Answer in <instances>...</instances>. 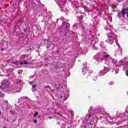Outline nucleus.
<instances>
[{
  "label": "nucleus",
  "instance_id": "obj_41",
  "mask_svg": "<svg viewBox=\"0 0 128 128\" xmlns=\"http://www.w3.org/2000/svg\"><path fill=\"white\" fill-rule=\"evenodd\" d=\"M47 48H48V46L47 47Z\"/></svg>",
  "mask_w": 128,
  "mask_h": 128
},
{
  "label": "nucleus",
  "instance_id": "obj_28",
  "mask_svg": "<svg viewBox=\"0 0 128 128\" xmlns=\"http://www.w3.org/2000/svg\"><path fill=\"white\" fill-rule=\"evenodd\" d=\"M83 124H88V120H86V122H84Z\"/></svg>",
  "mask_w": 128,
  "mask_h": 128
},
{
  "label": "nucleus",
  "instance_id": "obj_39",
  "mask_svg": "<svg viewBox=\"0 0 128 128\" xmlns=\"http://www.w3.org/2000/svg\"><path fill=\"white\" fill-rule=\"evenodd\" d=\"M31 78H34V76H32Z\"/></svg>",
  "mask_w": 128,
  "mask_h": 128
},
{
  "label": "nucleus",
  "instance_id": "obj_22",
  "mask_svg": "<svg viewBox=\"0 0 128 128\" xmlns=\"http://www.w3.org/2000/svg\"><path fill=\"white\" fill-rule=\"evenodd\" d=\"M116 44L118 46V48H120V44H118V42L116 41Z\"/></svg>",
  "mask_w": 128,
  "mask_h": 128
},
{
  "label": "nucleus",
  "instance_id": "obj_19",
  "mask_svg": "<svg viewBox=\"0 0 128 128\" xmlns=\"http://www.w3.org/2000/svg\"><path fill=\"white\" fill-rule=\"evenodd\" d=\"M44 42V44H48V40H43Z\"/></svg>",
  "mask_w": 128,
  "mask_h": 128
},
{
  "label": "nucleus",
  "instance_id": "obj_15",
  "mask_svg": "<svg viewBox=\"0 0 128 128\" xmlns=\"http://www.w3.org/2000/svg\"><path fill=\"white\" fill-rule=\"evenodd\" d=\"M92 50H98V48L96 47V46L94 45L92 47Z\"/></svg>",
  "mask_w": 128,
  "mask_h": 128
},
{
  "label": "nucleus",
  "instance_id": "obj_27",
  "mask_svg": "<svg viewBox=\"0 0 128 128\" xmlns=\"http://www.w3.org/2000/svg\"><path fill=\"white\" fill-rule=\"evenodd\" d=\"M92 110V107H90L88 110L89 112H91Z\"/></svg>",
  "mask_w": 128,
  "mask_h": 128
},
{
  "label": "nucleus",
  "instance_id": "obj_37",
  "mask_svg": "<svg viewBox=\"0 0 128 128\" xmlns=\"http://www.w3.org/2000/svg\"><path fill=\"white\" fill-rule=\"evenodd\" d=\"M20 92V90H18V92Z\"/></svg>",
  "mask_w": 128,
  "mask_h": 128
},
{
  "label": "nucleus",
  "instance_id": "obj_38",
  "mask_svg": "<svg viewBox=\"0 0 128 128\" xmlns=\"http://www.w3.org/2000/svg\"><path fill=\"white\" fill-rule=\"evenodd\" d=\"M117 66H120V65H118Z\"/></svg>",
  "mask_w": 128,
  "mask_h": 128
},
{
  "label": "nucleus",
  "instance_id": "obj_21",
  "mask_svg": "<svg viewBox=\"0 0 128 128\" xmlns=\"http://www.w3.org/2000/svg\"><path fill=\"white\" fill-rule=\"evenodd\" d=\"M22 26V20H19V24L18 25V26Z\"/></svg>",
  "mask_w": 128,
  "mask_h": 128
},
{
  "label": "nucleus",
  "instance_id": "obj_25",
  "mask_svg": "<svg viewBox=\"0 0 128 128\" xmlns=\"http://www.w3.org/2000/svg\"><path fill=\"white\" fill-rule=\"evenodd\" d=\"M24 64H28V62L26 61H24Z\"/></svg>",
  "mask_w": 128,
  "mask_h": 128
},
{
  "label": "nucleus",
  "instance_id": "obj_16",
  "mask_svg": "<svg viewBox=\"0 0 128 128\" xmlns=\"http://www.w3.org/2000/svg\"><path fill=\"white\" fill-rule=\"evenodd\" d=\"M28 98V97L26 96H22L21 98H19V100H26Z\"/></svg>",
  "mask_w": 128,
  "mask_h": 128
},
{
  "label": "nucleus",
  "instance_id": "obj_4",
  "mask_svg": "<svg viewBox=\"0 0 128 128\" xmlns=\"http://www.w3.org/2000/svg\"><path fill=\"white\" fill-rule=\"evenodd\" d=\"M10 86V84L8 82H2V84L0 86V88H2V90H4V88H8Z\"/></svg>",
  "mask_w": 128,
  "mask_h": 128
},
{
  "label": "nucleus",
  "instance_id": "obj_12",
  "mask_svg": "<svg viewBox=\"0 0 128 128\" xmlns=\"http://www.w3.org/2000/svg\"><path fill=\"white\" fill-rule=\"evenodd\" d=\"M124 70H126V74L128 76V65H125L124 66Z\"/></svg>",
  "mask_w": 128,
  "mask_h": 128
},
{
  "label": "nucleus",
  "instance_id": "obj_32",
  "mask_svg": "<svg viewBox=\"0 0 128 128\" xmlns=\"http://www.w3.org/2000/svg\"><path fill=\"white\" fill-rule=\"evenodd\" d=\"M56 88H60V86L58 87V86H56Z\"/></svg>",
  "mask_w": 128,
  "mask_h": 128
},
{
  "label": "nucleus",
  "instance_id": "obj_11",
  "mask_svg": "<svg viewBox=\"0 0 128 128\" xmlns=\"http://www.w3.org/2000/svg\"><path fill=\"white\" fill-rule=\"evenodd\" d=\"M122 48H120L119 50H116V54H122Z\"/></svg>",
  "mask_w": 128,
  "mask_h": 128
},
{
  "label": "nucleus",
  "instance_id": "obj_10",
  "mask_svg": "<svg viewBox=\"0 0 128 128\" xmlns=\"http://www.w3.org/2000/svg\"><path fill=\"white\" fill-rule=\"evenodd\" d=\"M60 100H62V102H64V100H66V98H68V97H66V96L62 94L60 97Z\"/></svg>",
  "mask_w": 128,
  "mask_h": 128
},
{
  "label": "nucleus",
  "instance_id": "obj_18",
  "mask_svg": "<svg viewBox=\"0 0 128 128\" xmlns=\"http://www.w3.org/2000/svg\"><path fill=\"white\" fill-rule=\"evenodd\" d=\"M119 64H120V66H122V64H124V60H120L119 61Z\"/></svg>",
  "mask_w": 128,
  "mask_h": 128
},
{
  "label": "nucleus",
  "instance_id": "obj_3",
  "mask_svg": "<svg viewBox=\"0 0 128 128\" xmlns=\"http://www.w3.org/2000/svg\"><path fill=\"white\" fill-rule=\"evenodd\" d=\"M96 118V115H92L90 114H88L86 115V118L90 120V124L91 126L94 125V118Z\"/></svg>",
  "mask_w": 128,
  "mask_h": 128
},
{
  "label": "nucleus",
  "instance_id": "obj_35",
  "mask_svg": "<svg viewBox=\"0 0 128 128\" xmlns=\"http://www.w3.org/2000/svg\"><path fill=\"white\" fill-rule=\"evenodd\" d=\"M0 114H2V112L1 111H0Z\"/></svg>",
  "mask_w": 128,
  "mask_h": 128
},
{
  "label": "nucleus",
  "instance_id": "obj_5",
  "mask_svg": "<svg viewBox=\"0 0 128 128\" xmlns=\"http://www.w3.org/2000/svg\"><path fill=\"white\" fill-rule=\"evenodd\" d=\"M70 26V24L68 22H64L62 24V26H63V28H66V30H69Z\"/></svg>",
  "mask_w": 128,
  "mask_h": 128
},
{
  "label": "nucleus",
  "instance_id": "obj_36",
  "mask_svg": "<svg viewBox=\"0 0 128 128\" xmlns=\"http://www.w3.org/2000/svg\"><path fill=\"white\" fill-rule=\"evenodd\" d=\"M124 60H128V58H124Z\"/></svg>",
  "mask_w": 128,
  "mask_h": 128
},
{
  "label": "nucleus",
  "instance_id": "obj_2",
  "mask_svg": "<svg viewBox=\"0 0 128 128\" xmlns=\"http://www.w3.org/2000/svg\"><path fill=\"white\" fill-rule=\"evenodd\" d=\"M104 58L109 62V64H116V60L112 58L110 54H105L103 56Z\"/></svg>",
  "mask_w": 128,
  "mask_h": 128
},
{
  "label": "nucleus",
  "instance_id": "obj_23",
  "mask_svg": "<svg viewBox=\"0 0 128 128\" xmlns=\"http://www.w3.org/2000/svg\"><path fill=\"white\" fill-rule=\"evenodd\" d=\"M38 112H36L35 114H34V116H38Z\"/></svg>",
  "mask_w": 128,
  "mask_h": 128
},
{
  "label": "nucleus",
  "instance_id": "obj_6",
  "mask_svg": "<svg viewBox=\"0 0 128 128\" xmlns=\"http://www.w3.org/2000/svg\"><path fill=\"white\" fill-rule=\"evenodd\" d=\"M108 72V68H104L103 70L100 72V76H104V74H106Z\"/></svg>",
  "mask_w": 128,
  "mask_h": 128
},
{
  "label": "nucleus",
  "instance_id": "obj_8",
  "mask_svg": "<svg viewBox=\"0 0 128 128\" xmlns=\"http://www.w3.org/2000/svg\"><path fill=\"white\" fill-rule=\"evenodd\" d=\"M88 67H86V65L84 64V67L82 69V74H86L88 72Z\"/></svg>",
  "mask_w": 128,
  "mask_h": 128
},
{
  "label": "nucleus",
  "instance_id": "obj_29",
  "mask_svg": "<svg viewBox=\"0 0 128 128\" xmlns=\"http://www.w3.org/2000/svg\"><path fill=\"white\" fill-rule=\"evenodd\" d=\"M68 128H72V126L69 125L68 126Z\"/></svg>",
  "mask_w": 128,
  "mask_h": 128
},
{
  "label": "nucleus",
  "instance_id": "obj_34",
  "mask_svg": "<svg viewBox=\"0 0 128 128\" xmlns=\"http://www.w3.org/2000/svg\"><path fill=\"white\" fill-rule=\"evenodd\" d=\"M49 118H50V120H52V117H49Z\"/></svg>",
  "mask_w": 128,
  "mask_h": 128
},
{
  "label": "nucleus",
  "instance_id": "obj_7",
  "mask_svg": "<svg viewBox=\"0 0 128 128\" xmlns=\"http://www.w3.org/2000/svg\"><path fill=\"white\" fill-rule=\"evenodd\" d=\"M29 83L30 84L32 85V92H36V84H34V82H30Z\"/></svg>",
  "mask_w": 128,
  "mask_h": 128
},
{
  "label": "nucleus",
  "instance_id": "obj_24",
  "mask_svg": "<svg viewBox=\"0 0 128 128\" xmlns=\"http://www.w3.org/2000/svg\"><path fill=\"white\" fill-rule=\"evenodd\" d=\"M109 84L110 86H112V84H114V82H111L109 83Z\"/></svg>",
  "mask_w": 128,
  "mask_h": 128
},
{
  "label": "nucleus",
  "instance_id": "obj_40",
  "mask_svg": "<svg viewBox=\"0 0 128 128\" xmlns=\"http://www.w3.org/2000/svg\"><path fill=\"white\" fill-rule=\"evenodd\" d=\"M126 94H128V92H127Z\"/></svg>",
  "mask_w": 128,
  "mask_h": 128
},
{
  "label": "nucleus",
  "instance_id": "obj_14",
  "mask_svg": "<svg viewBox=\"0 0 128 128\" xmlns=\"http://www.w3.org/2000/svg\"><path fill=\"white\" fill-rule=\"evenodd\" d=\"M56 114L58 116H56V118H60L62 116V114H60V113H56Z\"/></svg>",
  "mask_w": 128,
  "mask_h": 128
},
{
  "label": "nucleus",
  "instance_id": "obj_33",
  "mask_svg": "<svg viewBox=\"0 0 128 128\" xmlns=\"http://www.w3.org/2000/svg\"><path fill=\"white\" fill-rule=\"evenodd\" d=\"M4 94H2V97L4 98Z\"/></svg>",
  "mask_w": 128,
  "mask_h": 128
},
{
  "label": "nucleus",
  "instance_id": "obj_26",
  "mask_svg": "<svg viewBox=\"0 0 128 128\" xmlns=\"http://www.w3.org/2000/svg\"><path fill=\"white\" fill-rule=\"evenodd\" d=\"M33 122H34V124H36V122H38V121L36 120H33Z\"/></svg>",
  "mask_w": 128,
  "mask_h": 128
},
{
  "label": "nucleus",
  "instance_id": "obj_13",
  "mask_svg": "<svg viewBox=\"0 0 128 128\" xmlns=\"http://www.w3.org/2000/svg\"><path fill=\"white\" fill-rule=\"evenodd\" d=\"M98 58H100V54H97L94 56V58L98 62Z\"/></svg>",
  "mask_w": 128,
  "mask_h": 128
},
{
  "label": "nucleus",
  "instance_id": "obj_20",
  "mask_svg": "<svg viewBox=\"0 0 128 128\" xmlns=\"http://www.w3.org/2000/svg\"><path fill=\"white\" fill-rule=\"evenodd\" d=\"M17 84H20V82H22V81L20 80H17Z\"/></svg>",
  "mask_w": 128,
  "mask_h": 128
},
{
  "label": "nucleus",
  "instance_id": "obj_17",
  "mask_svg": "<svg viewBox=\"0 0 128 128\" xmlns=\"http://www.w3.org/2000/svg\"><path fill=\"white\" fill-rule=\"evenodd\" d=\"M12 64H16V66H18V62H12Z\"/></svg>",
  "mask_w": 128,
  "mask_h": 128
},
{
  "label": "nucleus",
  "instance_id": "obj_31",
  "mask_svg": "<svg viewBox=\"0 0 128 128\" xmlns=\"http://www.w3.org/2000/svg\"><path fill=\"white\" fill-rule=\"evenodd\" d=\"M24 64V62H20V64Z\"/></svg>",
  "mask_w": 128,
  "mask_h": 128
},
{
  "label": "nucleus",
  "instance_id": "obj_1",
  "mask_svg": "<svg viewBox=\"0 0 128 128\" xmlns=\"http://www.w3.org/2000/svg\"><path fill=\"white\" fill-rule=\"evenodd\" d=\"M108 40L106 42L110 44H112L114 43V40L116 42V38H118V36L116 35L114 32H110L107 34Z\"/></svg>",
  "mask_w": 128,
  "mask_h": 128
},
{
  "label": "nucleus",
  "instance_id": "obj_30",
  "mask_svg": "<svg viewBox=\"0 0 128 128\" xmlns=\"http://www.w3.org/2000/svg\"><path fill=\"white\" fill-rule=\"evenodd\" d=\"M116 74H118V70H116Z\"/></svg>",
  "mask_w": 128,
  "mask_h": 128
},
{
  "label": "nucleus",
  "instance_id": "obj_9",
  "mask_svg": "<svg viewBox=\"0 0 128 128\" xmlns=\"http://www.w3.org/2000/svg\"><path fill=\"white\" fill-rule=\"evenodd\" d=\"M128 12V8H122L121 10V14L122 16H124Z\"/></svg>",
  "mask_w": 128,
  "mask_h": 128
}]
</instances>
